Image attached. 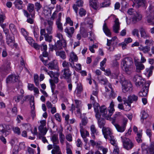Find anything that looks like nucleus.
Wrapping results in <instances>:
<instances>
[{"label": "nucleus", "mask_w": 154, "mask_h": 154, "mask_svg": "<svg viewBox=\"0 0 154 154\" xmlns=\"http://www.w3.org/2000/svg\"><path fill=\"white\" fill-rule=\"evenodd\" d=\"M96 98L95 97H94L92 95L91 96V101L93 105L94 112L98 111L100 109V112L103 117L107 120L111 119V117L115 111L114 108V104L113 101L110 103L108 112L107 109L105 106L100 107L99 104L96 102L95 99Z\"/></svg>", "instance_id": "obj_1"}, {"label": "nucleus", "mask_w": 154, "mask_h": 154, "mask_svg": "<svg viewBox=\"0 0 154 154\" xmlns=\"http://www.w3.org/2000/svg\"><path fill=\"white\" fill-rule=\"evenodd\" d=\"M119 71H117L116 73H114L113 76L114 79H119L120 80V82L122 84V88L123 92L125 93L127 92L131 91L132 89V85L129 81L125 80L123 78H121L119 76Z\"/></svg>", "instance_id": "obj_2"}, {"label": "nucleus", "mask_w": 154, "mask_h": 154, "mask_svg": "<svg viewBox=\"0 0 154 154\" xmlns=\"http://www.w3.org/2000/svg\"><path fill=\"white\" fill-rule=\"evenodd\" d=\"M123 70L128 74L131 73L133 70V60L131 57H126L122 60Z\"/></svg>", "instance_id": "obj_3"}, {"label": "nucleus", "mask_w": 154, "mask_h": 154, "mask_svg": "<svg viewBox=\"0 0 154 154\" xmlns=\"http://www.w3.org/2000/svg\"><path fill=\"white\" fill-rule=\"evenodd\" d=\"M10 132V129H8L7 126L0 125V140L4 143H6L5 137L9 134Z\"/></svg>", "instance_id": "obj_4"}, {"label": "nucleus", "mask_w": 154, "mask_h": 154, "mask_svg": "<svg viewBox=\"0 0 154 154\" xmlns=\"http://www.w3.org/2000/svg\"><path fill=\"white\" fill-rule=\"evenodd\" d=\"M141 147L143 154H154V141H151L149 146L142 143Z\"/></svg>", "instance_id": "obj_5"}, {"label": "nucleus", "mask_w": 154, "mask_h": 154, "mask_svg": "<svg viewBox=\"0 0 154 154\" xmlns=\"http://www.w3.org/2000/svg\"><path fill=\"white\" fill-rule=\"evenodd\" d=\"M49 46L50 48L52 51L54 50L56 51L61 50L63 49V48L66 50L67 47V43L66 42H65V43H63L62 41H57L55 43L54 45L50 44H49Z\"/></svg>", "instance_id": "obj_6"}, {"label": "nucleus", "mask_w": 154, "mask_h": 154, "mask_svg": "<svg viewBox=\"0 0 154 154\" xmlns=\"http://www.w3.org/2000/svg\"><path fill=\"white\" fill-rule=\"evenodd\" d=\"M133 81L135 82V85L137 87H142L145 86V83H147L141 77L138 75L134 76Z\"/></svg>", "instance_id": "obj_7"}, {"label": "nucleus", "mask_w": 154, "mask_h": 154, "mask_svg": "<svg viewBox=\"0 0 154 154\" xmlns=\"http://www.w3.org/2000/svg\"><path fill=\"white\" fill-rule=\"evenodd\" d=\"M124 148L127 150L131 149L134 146V144L131 140L125 137H122Z\"/></svg>", "instance_id": "obj_8"}, {"label": "nucleus", "mask_w": 154, "mask_h": 154, "mask_svg": "<svg viewBox=\"0 0 154 154\" xmlns=\"http://www.w3.org/2000/svg\"><path fill=\"white\" fill-rule=\"evenodd\" d=\"M61 74L63 78L66 80L67 82H70L72 81L71 79L72 72L70 71V69H62Z\"/></svg>", "instance_id": "obj_9"}, {"label": "nucleus", "mask_w": 154, "mask_h": 154, "mask_svg": "<svg viewBox=\"0 0 154 154\" xmlns=\"http://www.w3.org/2000/svg\"><path fill=\"white\" fill-rule=\"evenodd\" d=\"M149 85L150 83L149 82L145 84V86L142 87L141 91L138 93V95L140 97H146L147 96Z\"/></svg>", "instance_id": "obj_10"}, {"label": "nucleus", "mask_w": 154, "mask_h": 154, "mask_svg": "<svg viewBox=\"0 0 154 154\" xmlns=\"http://www.w3.org/2000/svg\"><path fill=\"white\" fill-rule=\"evenodd\" d=\"M96 113L95 117L98 120V123L99 127L100 128L104 127L103 126L105 124L104 119L101 118V115L100 113L99 110L98 111H95Z\"/></svg>", "instance_id": "obj_11"}, {"label": "nucleus", "mask_w": 154, "mask_h": 154, "mask_svg": "<svg viewBox=\"0 0 154 154\" xmlns=\"http://www.w3.org/2000/svg\"><path fill=\"white\" fill-rule=\"evenodd\" d=\"M19 77L15 75H11L9 76L6 79V82L9 83L18 82L20 83V82L18 79Z\"/></svg>", "instance_id": "obj_12"}, {"label": "nucleus", "mask_w": 154, "mask_h": 154, "mask_svg": "<svg viewBox=\"0 0 154 154\" xmlns=\"http://www.w3.org/2000/svg\"><path fill=\"white\" fill-rule=\"evenodd\" d=\"M149 62L152 65L149 68H146V70L148 74V76L149 77L152 75V70L154 69V59H149Z\"/></svg>", "instance_id": "obj_13"}, {"label": "nucleus", "mask_w": 154, "mask_h": 154, "mask_svg": "<svg viewBox=\"0 0 154 154\" xmlns=\"http://www.w3.org/2000/svg\"><path fill=\"white\" fill-rule=\"evenodd\" d=\"M75 29L73 27H67L64 29L67 36L69 38H72Z\"/></svg>", "instance_id": "obj_14"}, {"label": "nucleus", "mask_w": 154, "mask_h": 154, "mask_svg": "<svg viewBox=\"0 0 154 154\" xmlns=\"http://www.w3.org/2000/svg\"><path fill=\"white\" fill-rule=\"evenodd\" d=\"M11 63L8 60H5L3 64L1 67L0 68L2 70L6 71L10 70Z\"/></svg>", "instance_id": "obj_15"}, {"label": "nucleus", "mask_w": 154, "mask_h": 154, "mask_svg": "<svg viewBox=\"0 0 154 154\" xmlns=\"http://www.w3.org/2000/svg\"><path fill=\"white\" fill-rule=\"evenodd\" d=\"M120 23L118 18H116L114 21V24L113 27V30L116 33L119 32L120 29Z\"/></svg>", "instance_id": "obj_16"}, {"label": "nucleus", "mask_w": 154, "mask_h": 154, "mask_svg": "<svg viewBox=\"0 0 154 154\" xmlns=\"http://www.w3.org/2000/svg\"><path fill=\"white\" fill-rule=\"evenodd\" d=\"M134 62L137 70H140L144 68V65L142 64V63L139 61V59L135 58Z\"/></svg>", "instance_id": "obj_17"}, {"label": "nucleus", "mask_w": 154, "mask_h": 154, "mask_svg": "<svg viewBox=\"0 0 154 154\" xmlns=\"http://www.w3.org/2000/svg\"><path fill=\"white\" fill-rule=\"evenodd\" d=\"M103 133L106 139H107L108 137L112 134V133L109 128L103 127L102 129Z\"/></svg>", "instance_id": "obj_18"}, {"label": "nucleus", "mask_w": 154, "mask_h": 154, "mask_svg": "<svg viewBox=\"0 0 154 154\" xmlns=\"http://www.w3.org/2000/svg\"><path fill=\"white\" fill-rule=\"evenodd\" d=\"M138 100V97L134 94L128 96V101L130 104L133 102H136Z\"/></svg>", "instance_id": "obj_19"}, {"label": "nucleus", "mask_w": 154, "mask_h": 154, "mask_svg": "<svg viewBox=\"0 0 154 154\" xmlns=\"http://www.w3.org/2000/svg\"><path fill=\"white\" fill-rule=\"evenodd\" d=\"M78 60V57L73 52H71L70 55L69 61L74 64V62L77 61Z\"/></svg>", "instance_id": "obj_20"}, {"label": "nucleus", "mask_w": 154, "mask_h": 154, "mask_svg": "<svg viewBox=\"0 0 154 154\" xmlns=\"http://www.w3.org/2000/svg\"><path fill=\"white\" fill-rule=\"evenodd\" d=\"M15 7L18 9H21L23 6V2L21 0H16L14 2Z\"/></svg>", "instance_id": "obj_21"}, {"label": "nucleus", "mask_w": 154, "mask_h": 154, "mask_svg": "<svg viewBox=\"0 0 154 154\" xmlns=\"http://www.w3.org/2000/svg\"><path fill=\"white\" fill-rule=\"evenodd\" d=\"M48 68L51 69H57L58 68V65L55 61H51L48 64Z\"/></svg>", "instance_id": "obj_22"}, {"label": "nucleus", "mask_w": 154, "mask_h": 154, "mask_svg": "<svg viewBox=\"0 0 154 154\" xmlns=\"http://www.w3.org/2000/svg\"><path fill=\"white\" fill-rule=\"evenodd\" d=\"M105 21L104 22H105ZM103 32L105 34L108 36H110L111 35V32L110 30L108 28L106 23L105 22L103 24Z\"/></svg>", "instance_id": "obj_23"}, {"label": "nucleus", "mask_w": 154, "mask_h": 154, "mask_svg": "<svg viewBox=\"0 0 154 154\" xmlns=\"http://www.w3.org/2000/svg\"><path fill=\"white\" fill-rule=\"evenodd\" d=\"M56 55L60 57L63 60H65L66 58V55L64 51H56Z\"/></svg>", "instance_id": "obj_24"}, {"label": "nucleus", "mask_w": 154, "mask_h": 154, "mask_svg": "<svg viewBox=\"0 0 154 154\" xmlns=\"http://www.w3.org/2000/svg\"><path fill=\"white\" fill-rule=\"evenodd\" d=\"M51 140L53 143L54 147L55 146H57L56 144H58L59 143L57 135L56 134H53L51 138Z\"/></svg>", "instance_id": "obj_25"}, {"label": "nucleus", "mask_w": 154, "mask_h": 154, "mask_svg": "<svg viewBox=\"0 0 154 154\" xmlns=\"http://www.w3.org/2000/svg\"><path fill=\"white\" fill-rule=\"evenodd\" d=\"M62 65L63 67V69H70L69 67H73L72 64L71 62H69L66 60H64L62 63Z\"/></svg>", "instance_id": "obj_26"}, {"label": "nucleus", "mask_w": 154, "mask_h": 154, "mask_svg": "<svg viewBox=\"0 0 154 154\" xmlns=\"http://www.w3.org/2000/svg\"><path fill=\"white\" fill-rule=\"evenodd\" d=\"M97 79L99 82L102 84L106 85L108 83V81L105 77H103L101 76H99L97 77Z\"/></svg>", "instance_id": "obj_27"}, {"label": "nucleus", "mask_w": 154, "mask_h": 154, "mask_svg": "<svg viewBox=\"0 0 154 154\" xmlns=\"http://www.w3.org/2000/svg\"><path fill=\"white\" fill-rule=\"evenodd\" d=\"M41 71L44 70L47 72L48 75H50V77L52 78L54 76L55 73L54 72L52 71H48L47 68L44 66L41 67Z\"/></svg>", "instance_id": "obj_28"}, {"label": "nucleus", "mask_w": 154, "mask_h": 154, "mask_svg": "<svg viewBox=\"0 0 154 154\" xmlns=\"http://www.w3.org/2000/svg\"><path fill=\"white\" fill-rule=\"evenodd\" d=\"M52 154H62L58 146H55L53 149L51 151Z\"/></svg>", "instance_id": "obj_29"}, {"label": "nucleus", "mask_w": 154, "mask_h": 154, "mask_svg": "<svg viewBox=\"0 0 154 154\" xmlns=\"http://www.w3.org/2000/svg\"><path fill=\"white\" fill-rule=\"evenodd\" d=\"M116 96V94L114 92L113 90H111V91L107 95V93L105 94V97L107 98H114Z\"/></svg>", "instance_id": "obj_30"}, {"label": "nucleus", "mask_w": 154, "mask_h": 154, "mask_svg": "<svg viewBox=\"0 0 154 154\" xmlns=\"http://www.w3.org/2000/svg\"><path fill=\"white\" fill-rule=\"evenodd\" d=\"M141 15L138 13H136L134 16L132 18V21L134 23H135L137 22L140 20L141 19Z\"/></svg>", "instance_id": "obj_31"}, {"label": "nucleus", "mask_w": 154, "mask_h": 154, "mask_svg": "<svg viewBox=\"0 0 154 154\" xmlns=\"http://www.w3.org/2000/svg\"><path fill=\"white\" fill-rule=\"evenodd\" d=\"M140 30L141 37L144 38L148 37L149 35L146 33L145 29L143 27H140Z\"/></svg>", "instance_id": "obj_32"}, {"label": "nucleus", "mask_w": 154, "mask_h": 154, "mask_svg": "<svg viewBox=\"0 0 154 154\" xmlns=\"http://www.w3.org/2000/svg\"><path fill=\"white\" fill-rule=\"evenodd\" d=\"M60 19L58 20H57L56 24L57 26L58 30L60 32H63V28L62 23H61L60 21H59Z\"/></svg>", "instance_id": "obj_33"}, {"label": "nucleus", "mask_w": 154, "mask_h": 154, "mask_svg": "<svg viewBox=\"0 0 154 154\" xmlns=\"http://www.w3.org/2000/svg\"><path fill=\"white\" fill-rule=\"evenodd\" d=\"M90 5L95 9H96L97 8V0H90Z\"/></svg>", "instance_id": "obj_34"}, {"label": "nucleus", "mask_w": 154, "mask_h": 154, "mask_svg": "<svg viewBox=\"0 0 154 154\" xmlns=\"http://www.w3.org/2000/svg\"><path fill=\"white\" fill-rule=\"evenodd\" d=\"M139 48L140 51H142L145 53H148L150 50V47L148 46L145 47L140 46L139 47Z\"/></svg>", "instance_id": "obj_35"}, {"label": "nucleus", "mask_w": 154, "mask_h": 154, "mask_svg": "<svg viewBox=\"0 0 154 154\" xmlns=\"http://www.w3.org/2000/svg\"><path fill=\"white\" fill-rule=\"evenodd\" d=\"M44 127L45 126L40 125L38 128L40 132L42 133L43 135H45L48 131L47 128Z\"/></svg>", "instance_id": "obj_36"}, {"label": "nucleus", "mask_w": 154, "mask_h": 154, "mask_svg": "<svg viewBox=\"0 0 154 154\" xmlns=\"http://www.w3.org/2000/svg\"><path fill=\"white\" fill-rule=\"evenodd\" d=\"M14 40V38L10 35H6V42L8 45L13 42Z\"/></svg>", "instance_id": "obj_37"}, {"label": "nucleus", "mask_w": 154, "mask_h": 154, "mask_svg": "<svg viewBox=\"0 0 154 154\" xmlns=\"http://www.w3.org/2000/svg\"><path fill=\"white\" fill-rule=\"evenodd\" d=\"M134 2L135 4H137L139 6H144L145 1V0H134Z\"/></svg>", "instance_id": "obj_38"}, {"label": "nucleus", "mask_w": 154, "mask_h": 154, "mask_svg": "<svg viewBox=\"0 0 154 154\" xmlns=\"http://www.w3.org/2000/svg\"><path fill=\"white\" fill-rule=\"evenodd\" d=\"M115 127L117 131L121 133L124 132L125 131L126 128L125 126H123V125L120 126L118 124L116 125Z\"/></svg>", "instance_id": "obj_39"}, {"label": "nucleus", "mask_w": 154, "mask_h": 154, "mask_svg": "<svg viewBox=\"0 0 154 154\" xmlns=\"http://www.w3.org/2000/svg\"><path fill=\"white\" fill-rule=\"evenodd\" d=\"M110 4V0H104V2L101 3V5L102 7H106L109 6Z\"/></svg>", "instance_id": "obj_40"}, {"label": "nucleus", "mask_w": 154, "mask_h": 154, "mask_svg": "<svg viewBox=\"0 0 154 154\" xmlns=\"http://www.w3.org/2000/svg\"><path fill=\"white\" fill-rule=\"evenodd\" d=\"M82 91V87L81 84H78L75 91V93L77 94H80Z\"/></svg>", "instance_id": "obj_41"}, {"label": "nucleus", "mask_w": 154, "mask_h": 154, "mask_svg": "<svg viewBox=\"0 0 154 154\" xmlns=\"http://www.w3.org/2000/svg\"><path fill=\"white\" fill-rule=\"evenodd\" d=\"M50 34L47 33L44 36L45 40L46 41L48 42H51L52 41V36L51 35H50Z\"/></svg>", "instance_id": "obj_42"}, {"label": "nucleus", "mask_w": 154, "mask_h": 154, "mask_svg": "<svg viewBox=\"0 0 154 154\" xmlns=\"http://www.w3.org/2000/svg\"><path fill=\"white\" fill-rule=\"evenodd\" d=\"M55 36L58 38L59 39L58 41H62L63 43H65V42H66V41L63 38V35L61 34L60 33H57L56 34Z\"/></svg>", "instance_id": "obj_43"}, {"label": "nucleus", "mask_w": 154, "mask_h": 154, "mask_svg": "<svg viewBox=\"0 0 154 154\" xmlns=\"http://www.w3.org/2000/svg\"><path fill=\"white\" fill-rule=\"evenodd\" d=\"M122 100L124 102V104H127V106H128V110H129L131 108V104H130V103L128 101V99H127L125 97H123L122 99Z\"/></svg>", "instance_id": "obj_44"}, {"label": "nucleus", "mask_w": 154, "mask_h": 154, "mask_svg": "<svg viewBox=\"0 0 154 154\" xmlns=\"http://www.w3.org/2000/svg\"><path fill=\"white\" fill-rule=\"evenodd\" d=\"M97 146L99 150H102L103 152V154H106L108 151V149L106 148L103 147L102 146H100L98 143L97 144Z\"/></svg>", "instance_id": "obj_45"}, {"label": "nucleus", "mask_w": 154, "mask_h": 154, "mask_svg": "<svg viewBox=\"0 0 154 154\" xmlns=\"http://www.w3.org/2000/svg\"><path fill=\"white\" fill-rule=\"evenodd\" d=\"M23 95H18L17 96H15L14 98L15 101L16 103H18L20 100L23 98Z\"/></svg>", "instance_id": "obj_46"}, {"label": "nucleus", "mask_w": 154, "mask_h": 154, "mask_svg": "<svg viewBox=\"0 0 154 154\" xmlns=\"http://www.w3.org/2000/svg\"><path fill=\"white\" fill-rule=\"evenodd\" d=\"M142 137V133H137V137H136V139L138 143H142V140L141 139Z\"/></svg>", "instance_id": "obj_47"}, {"label": "nucleus", "mask_w": 154, "mask_h": 154, "mask_svg": "<svg viewBox=\"0 0 154 154\" xmlns=\"http://www.w3.org/2000/svg\"><path fill=\"white\" fill-rule=\"evenodd\" d=\"M147 21L150 24L154 25V16L148 17Z\"/></svg>", "instance_id": "obj_48"}, {"label": "nucleus", "mask_w": 154, "mask_h": 154, "mask_svg": "<svg viewBox=\"0 0 154 154\" xmlns=\"http://www.w3.org/2000/svg\"><path fill=\"white\" fill-rule=\"evenodd\" d=\"M34 6L33 4H30L28 5L27 6V10L28 11L31 13L34 11Z\"/></svg>", "instance_id": "obj_49"}, {"label": "nucleus", "mask_w": 154, "mask_h": 154, "mask_svg": "<svg viewBox=\"0 0 154 154\" xmlns=\"http://www.w3.org/2000/svg\"><path fill=\"white\" fill-rule=\"evenodd\" d=\"M21 32L22 34L25 37V38H26L28 34L26 29L24 28H22L21 29Z\"/></svg>", "instance_id": "obj_50"}, {"label": "nucleus", "mask_w": 154, "mask_h": 154, "mask_svg": "<svg viewBox=\"0 0 154 154\" xmlns=\"http://www.w3.org/2000/svg\"><path fill=\"white\" fill-rule=\"evenodd\" d=\"M38 76L37 75H34V82L36 86L39 85Z\"/></svg>", "instance_id": "obj_51"}, {"label": "nucleus", "mask_w": 154, "mask_h": 154, "mask_svg": "<svg viewBox=\"0 0 154 154\" xmlns=\"http://www.w3.org/2000/svg\"><path fill=\"white\" fill-rule=\"evenodd\" d=\"M13 130L14 133L17 134L18 135H20V128L18 127H14L13 128Z\"/></svg>", "instance_id": "obj_52"}, {"label": "nucleus", "mask_w": 154, "mask_h": 154, "mask_svg": "<svg viewBox=\"0 0 154 154\" xmlns=\"http://www.w3.org/2000/svg\"><path fill=\"white\" fill-rule=\"evenodd\" d=\"M66 23H68V24H69L70 26H73V22L69 17H67L66 18Z\"/></svg>", "instance_id": "obj_53"}, {"label": "nucleus", "mask_w": 154, "mask_h": 154, "mask_svg": "<svg viewBox=\"0 0 154 154\" xmlns=\"http://www.w3.org/2000/svg\"><path fill=\"white\" fill-rule=\"evenodd\" d=\"M79 14L81 17H82L85 15L86 14V11L83 8H81L79 10Z\"/></svg>", "instance_id": "obj_54"}, {"label": "nucleus", "mask_w": 154, "mask_h": 154, "mask_svg": "<svg viewBox=\"0 0 154 154\" xmlns=\"http://www.w3.org/2000/svg\"><path fill=\"white\" fill-rule=\"evenodd\" d=\"M58 74H57V73L55 74V75H54V76L52 78H54L53 80H51V81H53V82H54V83H57V82H58L59 79H58Z\"/></svg>", "instance_id": "obj_55"}, {"label": "nucleus", "mask_w": 154, "mask_h": 154, "mask_svg": "<svg viewBox=\"0 0 154 154\" xmlns=\"http://www.w3.org/2000/svg\"><path fill=\"white\" fill-rule=\"evenodd\" d=\"M46 29L47 33L51 34L52 33V26H47L46 28Z\"/></svg>", "instance_id": "obj_56"}, {"label": "nucleus", "mask_w": 154, "mask_h": 154, "mask_svg": "<svg viewBox=\"0 0 154 154\" xmlns=\"http://www.w3.org/2000/svg\"><path fill=\"white\" fill-rule=\"evenodd\" d=\"M59 136L60 141L63 144L64 142V136L62 133L60 134Z\"/></svg>", "instance_id": "obj_57"}, {"label": "nucleus", "mask_w": 154, "mask_h": 154, "mask_svg": "<svg viewBox=\"0 0 154 154\" xmlns=\"http://www.w3.org/2000/svg\"><path fill=\"white\" fill-rule=\"evenodd\" d=\"M152 41L150 39H146L145 42V44L146 45L149 46H150L151 44H152Z\"/></svg>", "instance_id": "obj_58"}, {"label": "nucleus", "mask_w": 154, "mask_h": 154, "mask_svg": "<svg viewBox=\"0 0 154 154\" xmlns=\"http://www.w3.org/2000/svg\"><path fill=\"white\" fill-rule=\"evenodd\" d=\"M138 32L139 31L138 29H134L133 30L132 32V34L133 35L135 36V35H136L137 37H138L139 36Z\"/></svg>", "instance_id": "obj_59"}, {"label": "nucleus", "mask_w": 154, "mask_h": 154, "mask_svg": "<svg viewBox=\"0 0 154 154\" xmlns=\"http://www.w3.org/2000/svg\"><path fill=\"white\" fill-rule=\"evenodd\" d=\"M35 9H36L37 11H38L42 8L41 5L40 3L38 2H36L35 4Z\"/></svg>", "instance_id": "obj_60"}, {"label": "nucleus", "mask_w": 154, "mask_h": 154, "mask_svg": "<svg viewBox=\"0 0 154 154\" xmlns=\"http://www.w3.org/2000/svg\"><path fill=\"white\" fill-rule=\"evenodd\" d=\"M5 19V16L3 13L0 14V23H2Z\"/></svg>", "instance_id": "obj_61"}, {"label": "nucleus", "mask_w": 154, "mask_h": 154, "mask_svg": "<svg viewBox=\"0 0 154 154\" xmlns=\"http://www.w3.org/2000/svg\"><path fill=\"white\" fill-rule=\"evenodd\" d=\"M88 123V119L87 117H84L82 120V124L83 125H85Z\"/></svg>", "instance_id": "obj_62"}, {"label": "nucleus", "mask_w": 154, "mask_h": 154, "mask_svg": "<svg viewBox=\"0 0 154 154\" xmlns=\"http://www.w3.org/2000/svg\"><path fill=\"white\" fill-rule=\"evenodd\" d=\"M32 44V46L36 50L39 49L40 48V46L37 43L33 42Z\"/></svg>", "instance_id": "obj_63"}, {"label": "nucleus", "mask_w": 154, "mask_h": 154, "mask_svg": "<svg viewBox=\"0 0 154 154\" xmlns=\"http://www.w3.org/2000/svg\"><path fill=\"white\" fill-rule=\"evenodd\" d=\"M91 130L92 134H95L96 133V129L94 125H92L91 126Z\"/></svg>", "instance_id": "obj_64"}]
</instances>
